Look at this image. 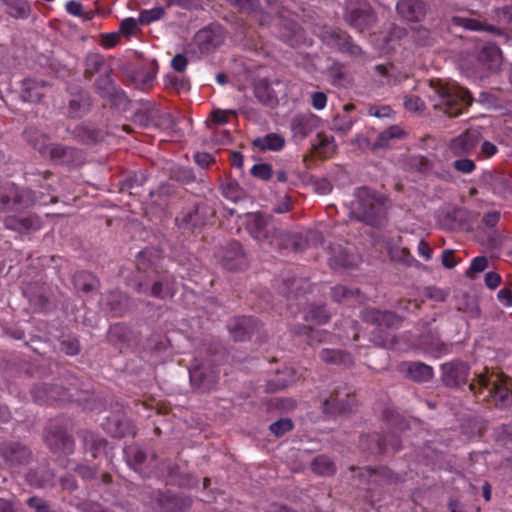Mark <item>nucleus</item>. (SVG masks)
Returning a JSON list of instances; mask_svg holds the SVG:
<instances>
[{"instance_id": "f257e3e1", "label": "nucleus", "mask_w": 512, "mask_h": 512, "mask_svg": "<svg viewBox=\"0 0 512 512\" xmlns=\"http://www.w3.org/2000/svg\"><path fill=\"white\" fill-rule=\"evenodd\" d=\"M26 180L40 189L39 195L29 189L19 187L12 182H6L0 186V211L18 212L30 208L36 204L49 205L58 201L54 195V189L50 182L53 173L45 171H28Z\"/></svg>"}, {"instance_id": "f03ea898", "label": "nucleus", "mask_w": 512, "mask_h": 512, "mask_svg": "<svg viewBox=\"0 0 512 512\" xmlns=\"http://www.w3.org/2000/svg\"><path fill=\"white\" fill-rule=\"evenodd\" d=\"M351 203V215L370 226L378 227L386 220V205L383 195L362 186L355 189Z\"/></svg>"}, {"instance_id": "7ed1b4c3", "label": "nucleus", "mask_w": 512, "mask_h": 512, "mask_svg": "<svg viewBox=\"0 0 512 512\" xmlns=\"http://www.w3.org/2000/svg\"><path fill=\"white\" fill-rule=\"evenodd\" d=\"M430 87L438 99L433 105L434 108L443 111L449 117L462 114L473 102L469 91L457 84L436 79L430 81Z\"/></svg>"}, {"instance_id": "20e7f679", "label": "nucleus", "mask_w": 512, "mask_h": 512, "mask_svg": "<svg viewBox=\"0 0 512 512\" xmlns=\"http://www.w3.org/2000/svg\"><path fill=\"white\" fill-rule=\"evenodd\" d=\"M469 390L477 401H492L498 408H507L512 405V390L499 375L480 373L469 384Z\"/></svg>"}, {"instance_id": "39448f33", "label": "nucleus", "mask_w": 512, "mask_h": 512, "mask_svg": "<svg viewBox=\"0 0 512 512\" xmlns=\"http://www.w3.org/2000/svg\"><path fill=\"white\" fill-rule=\"evenodd\" d=\"M362 320L373 326L370 341L378 347L391 348L394 344V335L389 329H398L402 318L391 311H381L376 308H365L361 311Z\"/></svg>"}, {"instance_id": "423d86ee", "label": "nucleus", "mask_w": 512, "mask_h": 512, "mask_svg": "<svg viewBox=\"0 0 512 512\" xmlns=\"http://www.w3.org/2000/svg\"><path fill=\"white\" fill-rule=\"evenodd\" d=\"M321 40L329 48L345 54L352 59L359 61L367 60L365 51L353 41L352 37L346 31L325 28L321 33Z\"/></svg>"}, {"instance_id": "0eeeda50", "label": "nucleus", "mask_w": 512, "mask_h": 512, "mask_svg": "<svg viewBox=\"0 0 512 512\" xmlns=\"http://www.w3.org/2000/svg\"><path fill=\"white\" fill-rule=\"evenodd\" d=\"M45 441L54 453L71 455L75 450V442L68 432L67 425L59 419L51 420L46 427Z\"/></svg>"}, {"instance_id": "6e6552de", "label": "nucleus", "mask_w": 512, "mask_h": 512, "mask_svg": "<svg viewBox=\"0 0 512 512\" xmlns=\"http://www.w3.org/2000/svg\"><path fill=\"white\" fill-rule=\"evenodd\" d=\"M247 230L249 234L260 243H267L271 248H279V239L282 235L278 231L270 219L257 212L248 216Z\"/></svg>"}, {"instance_id": "1a4fd4ad", "label": "nucleus", "mask_w": 512, "mask_h": 512, "mask_svg": "<svg viewBox=\"0 0 512 512\" xmlns=\"http://www.w3.org/2000/svg\"><path fill=\"white\" fill-rule=\"evenodd\" d=\"M345 20L353 28L364 32L373 26L376 16L366 0H348L345 7Z\"/></svg>"}, {"instance_id": "9d476101", "label": "nucleus", "mask_w": 512, "mask_h": 512, "mask_svg": "<svg viewBox=\"0 0 512 512\" xmlns=\"http://www.w3.org/2000/svg\"><path fill=\"white\" fill-rule=\"evenodd\" d=\"M357 405L354 392L347 386L338 387L323 403V413L330 416L351 412Z\"/></svg>"}, {"instance_id": "9b49d317", "label": "nucleus", "mask_w": 512, "mask_h": 512, "mask_svg": "<svg viewBox=\"0 0 512 512\" xmlns=\"http://www.w3.org/2000/svg\"><path fill=\"white\" fill-rule=\"evenodd\" d=\"M220 370L213 365H196L189 369L192 386L202 392L214 389L219 380Z\"/></svg>"}, {"instance_id": "f8f14e48", "label": "nucleus", "mask_w": 512, "mask_h": 512, "mask_svg": "<svg viewBox=\"0 0 512 512\" xmlns=\"http://www.w3.org/2000/svg\"><path fill=\"white\" fill-rule=\"evenodd\" d=\"M149 503L158 512H184L190 506L191 501L186 497L158 490L152 492Z\"/></svg>"}, {"instance_id": "ddd939ff", "label": "nucleus", "mask_w": 512, "mask_h": 512, "mask_svg": "<svg viewBox=\"0 0 512 512\" xmlns=\"http://www.w3.org/2000/svg\"><path fill=\"white\" fill-rule=\"evenodd\" d=\"M214 212L206 205H198L192 210L183 212L176 218L179 228L194 232L207 223L208 216H213Z\"/></svg>"}, {"instance_id": "4468645a", "label": "nucleus", "mask_w": 512, "mask_h": 512, "mask_svg": "<svg viewBox=\"0 0 512 512\" xmlns=\"http://www.w3.org/2000/svg\"><path fill=\"white\" fill-rule=\"evenodd\" d=\"M95 89L100 97L107 100L112 106H120L126 101L124 91L115 84L108 73L97 78Z\"/></svg>"}, {"instance_id": "2eb2a0df", "label": "nucleus", "mask_w": 512, "mask_h": 512, "mask_svg": "<svg viewBox=\"0 0 512 512\" xmlns=\"http://www.w3.org/2000/svg\"><path fill=\"white\" fill-rule=\"evenodd\" d=\"M0 457L10 467L27 464L31 451L19 442L7 441L0 443Z\"/></svg>"}, {"instance_id": "dca6fc26", "label": "nucleus", "mask_w": 512, "mask_h": 512, "mask_svg": "<svg viewBox=\"0 0 512 512\" xmlns=\"http://www.w3.org/2000/svg\"><path fill=\"white\" fill-rule=\"evenodd\" d=\"M480 139L478 130L468 129L450 141L449 149L454 156H467L475 151Z\"/></svg>"}, {"instance_id": "f3484780", "label": "nucleus", "mask_w": 512, "mask_h": 512, "mask_svg": "<svg viewBox=\"0 0 512 512\" xmlns=\"http://www.w3.org/2000/svg\"><path fill=\"white\" fill-rule=\"evenodd\" d=\"M224 33L220 27L204 28L199 30L194 36V43L200 53L208 54L213 52L224 42Z\"/></svg>"}, {"instance_id": "a211bd4d", "label": "nucleus", "mask_w": 512, "mask_h": 512, "mask_svg": "<svg viewBox=\"0 0 512 512\" xmlns=\"http://www.w3.org/2000/svg\"><path fill=\"white\" fill-rule=\"evenodd\" d=\"M227 328L235 341H244L259 330V322L252 316L235 317L228 322Z\"/></svg>"}, {"instance_id": "6ab92c4d", "label": "nucleus", "mask_w": 512, "mask_h": 512, "mask_svg": "<svg viewBox=\"0 0 512 512\" xmlns=\"http://www.w3.org/2000/svg\"><path fill=\"white\" fill-rule=\"evenodd\" d=\"M442 380L446 386L457 387L465 384L469 376V367L461 361H451L441 366Z\"/></svg>"}, {"instance_id": "aec40b11", "label": "nucleus", "mask_w": 512, "mask_h": 512, "mask_svg": "<svg viewBox=\"0 0 512 512\" xmlns=\"http://www.w3.org/2000/svg\"><path fill=\"white\" fill-rule=\"evenodd\" d=\"M396 11L406 21L421 22L426 16L427 4L423 0H399Z\"/></svg>"}, {"instance_id": "412c9836", "label": "nucleus", "mask_w": 512, "mask_h": 512, "mask_svg": "<svg viewBox=\"0 0 512 512\" xmlns=\"http://www.w3.org/2000/svg\"><path fill=\"white\" fill-rule=\"evenodd\" d=\"M31 393L34 401L41 405H55L66 397V392L62 388L44 383L35 385Z\"/></svg>"}, {"instance_id": "4be33fe9", "label": "nucleus", "mask_w": 512, "mask_h": 512, "mask_svg": "<svg viewBox=\"0 0 512 512\" xmlns=\"http://www.w3.org/2000/svg\"><path fill=\"white\" fill-rule=\"evenodd\" d=\"M301 374L291 366H285L281 370H277L275 375L267 381V391L274 393L285 389L296 383Z\"/></svg>"}, {"instance_id": "5701e85b", "label": "nucleus", "mask_w": 512, "mask_h": 512, "mask_svg": "<svg viewBox=\"0 0 512 512\" xmlns=\"http://www.w3.org/2000/svg\"><path fill=\"white\" fill-rule=\"evenodd\" d=\"M451 21L453 25L463 27L467 30L487 31L493 33L497 35L499 38H501L503 43H506L510 40L509 35L503 29L495 27L493 25L483 24L480 21L473 18L454 16L452 17Z\"/></svg>"}, {"instance_id": "b1692460", "label": "nucleus", "mask_w": 512, "mask_h": 512, "mask_svg": "<svg viewBox=\"0 0 512 512\" xmlns=\"http://www.w3.org/2000/svg\"><path fill=\"white\" fill-rule=\"evenodd\" d=\"M44 157H48L56 164L71 165L76 162L79 152L75 148L58 143L49 144Z\"/></svg>"}, {"instance_id": "393cba45", "label": "nucleus", "mask_w": 512, "mask_h": 512, "mask_svg": "<svg viewBox=\"0 0 512 512\" xmlns=\"http://www.w3.org/2000/svg\"><path fill=\"white\" fill-rule=\"evenodd\" d=\"M4 226L9 230L27 233L40 230L42 227V221L36 215H27L23 217L8 216L4 219Z\"/></svg>"}, {"instance_id": "a878e982", "label": "nucleus", "mask_w": 512, "mask_h": 512, "mask_svg": "<svg viewBox=\"0 0 512 512\" xmlns=\"http://www.w3.org/2000/svg\"><path fill=\"white\" fill-rule=\"evenodd\" d=\"M319 124V118L313 114L296 115L291 122L293 136L304 139L314 132Z\"/></svg>"}, {"instance_id": "bb28decb", "label": "nucleus", "mask_w": 512, "mask_h": 512, "mask_svg": "<svg viewBox=\"0 0 512 512\" xmlns=\"http://www.w3.org/2000/svg\"><path fill=\"white\" fill-rule=\"evenodd\" d=\"M477 59L487 69L494 70L497 69L502 62V53L497 44L486 42L481 46Z\"/></svg>"}, {"instance_id": "cd10ccee", "label": "nucleus", "mask_w": 512, "mask_h": 512, "mask_svg": "<svg viewBox=\"0 0 512 512\" xmlns=\"http://www.w3.org/2000/svg\"><path fill=\"white\" fill-rule=\"evenodd\" d=\"M229 247L230 250L227 251L222 260L223 267L231 271L242 270L247 266V257L242 246L239 242H232Z\"/></svg>"}, {"instance_id": "c85d7f7f", "label": "nucleus", "mask_w": 512, "mask_h": 512, "mask_svg": "<svg viewBox=\"0 0 512 512\" xmlns=\"http://www.w3.org/2000/svg\"><path fill=\"white\" fill-rule=\"evenodd\" d=\"M92 101L86 91H80L73 94L68 104V116L71 118H81L90 110Z\"/></svg>"}, {"instance_id": "c756f323", "label": "nucleus", "mask_w": 512, "mask_h": 512, "mask_svg": "<svg viewBox=\"0 0 512 512\" xmlns=\"http://www.w3.org/2000/svg\"><path fill=\"white\" fill-rule=\"evenodd\" d=\"M83 440L84 449L89 452L93 458H97L103 453L107 446V441L94 432L83 430L80 433Z\"/></svg>"}, {"instance_id": "7c9ffc66", "label": "nucleus", "mask_w": 512, "mask_h": 512, "mask_svg": "<svg viewBox=\"0 0 512 512\" xmlns=\"http://www.w3.org/2000/svg\"><path fill=\"white\" fill-rule=\"evenodd\" d=\"M315 154L321 158H331L337 151L335 139L331 135L318 133L312 144Z\"/></svg>"}, {"instance_id": "2f4dec72", "label": "nucleus", "mask_w": 512, "mask_h": 512, "mask_svg": "<svg viewBox=\"0 0 512 512\" xmlns=\"http://www.w3.org/2000/svg\"><path fill=\"white\" fill-rule=\"evenodd\" d=\"M252 145L259 151H280L285 146V139L278 133H268L263 137H257L253 140Z\"/></svg>"}, {"instance_id": "473e14b6", "label": "nucleus", "mask_w": 512, "mask_h": 512, "mask_svg": "<svg viewBox=\"0 0 512 512\" xmlns=\"http://www.w3.org/2000/svg\"><path fill=\"white\" fill-rule=\"evenodd\" d=\"M319 358L326 364L344 365L350 367L354 363V359L350 353L340 349L324 348L319 352Z\"/></svg>"}, {"instance_id": "72a5a7b5", "label": "nucleus", "mask_w": 512, "mask_h": 512, "mask_svg": "<svg viewBox=\"0 0 512 512\" xmlns=\"http://www.w3.org/2000/svg\"><path fill=\"white\" fill-rule=\"evenodd\" d=\"M175 293V279L173 276L165 275L154 282L151 287V295L161 300L172 298Z\"/></svg>"}, {"instance_id": "f704fd0d", "label": "nucleus", "mask_w": 512, "mask_h": 512, "mask_svg": "<svg viewBox=\"0 0 512 512\" xmlns=\"http://www.w3.org/2000/svg\"><path fill=\"white\" fill-rule=\"evenodd\" d=\"M359 475L362 477H366L368 482H397L400 479V477L397 474L393 473L387 467H379L377 469L366 467L360 469Z\"/></svg>"}, {"instance_id": "c9c22d12", "label": "nucleus", "mask_w": 512, "mask_h": 512, "mask_svg": "<svg viewBox=\"0 0 512 512\" xmlns=\"http://www.w3.org/2000/svg\"><path fill=\"white\" fill-rule=\"evenodd\" d=\"M372 438L376 442L378 452L381 454L388 452L390 449L397 452L402 448L400 438L395 432L384 436L374 435Z\"/></svg>"}, {"instance_id": "e433bc0d", "label": "nucleus", "mask_w": 512, "mask_h": 512, "mask_svg": "<svg viewBox=\"0 0 512 512\" xmlns=\"http://www.w3.org/2000/svg\"><path fill=\"white\" fill-rule=\"evenodd\" d=\"M25 140L42 156L45 155V151L48 147V137L36 128L29 127L25 129L24 133Z\"/></svg>"}, {"instance_id": "4c0bfd02", "label": "nucleus", "mask_w": 512, "mask_h": 512, "mask_svg": "<svg viewBox=\"0 0 512 512\" xmlns=\"http://www.w3.org/2000/svg\"><path fill=\"white\" fill-rule=\"evenodd\" d=\"M403 135L404 131L399 126H390L378 134L372 148L375 150L388 147L392 139H400Z\"/></svg>"}, {"instance_id": "58836bf2", "label": "nucleus", "mask_w": 512, "mask_h": 512, "mask_svg": "<svg viewBox=\"0 0 512 512\" xmlns=\"http://www.w3.org/2000/svg\"><path fill=\"white\" fill-rule=\"evenodd\" d=\"M124 455L129 466L135 471H139L141 466L146 461L145 452L137 445H129L124 449Z\"/></svg>"}, {"instance_id": "ea45409f", "label": "nucleus", "mask_w": 512, "mask_h": 512, "mask_svg": "<svg viewBox=\"0 0 512 512\" xmlns=\"http://www.w3.org/2000/svg\"><path fill=\"white\" fill-rule=\"evenodd\" d=\"M407 372L408 376L417 382H426L433 377L432 367L421 362L411 363Z\"/></svg>"}, {"instance_id": "a19ab883", "label": "nucleus", "mask_w": 512, "mask_h": 512, "mask_svg": "<svg viewBox=\"0 0 512 512\" xmlns=\"http://www.w3.org/2000/svg\"><path fill=\"white\" fill-rule=\"evenodd\" d=\"M313 472L320 476H331L336 472L335 463L326 455L317 456L311 464Z\"/></svg>"}, {"instance_id": "79ce46f5", "label": "nucleus", "mask_w": 512, "mask_h": 512, "mask_svg": "<svg viewBox=\"0 0 512 512\" xmlns=\"http://www.w3.org/2000/svg\"><path fill=\"white\" fill-rule=\"evenodd\" d=\"M327 73L334 86H346L349 83V76L345 66L340 62H333L328 68Z\"/></svg>"}, {"instance_id": "37998d69", "label": "nucleus", "mask_w": 512, "mask_h": 512, "mask_svg": "<svg viewBox=\"0 0 512 512\" xmlns=\"http://www.w3.org/2000/svg\"><path fill=\"white\" fill-rule=\"evenodd\" d=\"M295 333L307 336L309 345L324 343L331 338V334L327 331L313 329L311 326L305 325L296 330Z\"/></svg>"}, {"instance_id": "c03bdc74", "label": "nucleus", "mask_w": 512, "mask_h": 512, "mask_svg": "<svg viewBox=\"0 0 512 512\" xmlns=\"http://www.w3.org/2000/svg\"><path fill=\"white\" fill-rule=\"evenodd\" d=\"M411 37L417 47H430L436 42V33L424 27L413 29Z\"/></svg>"}, {"instance_id": "a18cd8bd", "label": "nucleus", "mask_w": 512, "mask_h": 512, "mask_svg": "<svg viewBox=\"0 0 512 512\" xmlns=\"http://www.w3.org/2000/svg\"><path fill=\"white\" fill-rule=\"evenodd\" d=\"M105 65L104 56L92 53L87 55L84 64V76L87 79H91L96 73L100 72Z\"/></svg>"}, {"instance_id": "49530a36", "label": "nucleus", "mask_w": 512, "mask_h": 512, "mask_svg": "<svg viewBox=\"0 0 512 512\" xmlns=\"http://www.w3.org/2000/svg\"><path fill=\"white\" fill-rule=\"evenodd\" d=\"M8 14L13 18L25 19L30 14V5L27 0H6Z\"/></svg>"}, {"instance_id": "de8ad7c7", "label": "nucleus", "mask_w": 512, "mask_h": 512, "mask_svg": "<svg viewBox=\"0 0 512 512\" xmlns=\"http://www.w3.org/2000/svg\"><path fill=\"white\" fill-rule=\"evenodd\" d=\"M43 85L36 80L26 79L23 81L22 98L25 101L37 102L40 101L42 93L40 89Z\"/></svg>"}, {"instance_id": "09e8293b", "label": "nucleus", "mask_w": 512, "mask_h": 512, "mask_svg": "<svg viewBox=\"0 0 512 512\" xmlns=\"http://www.w3.org/2000/svg\"><path fill=\"white\" fill-rule=\"evenodd\" d=\"M331 314L327 311L324 305H311L308 313L305 315V320L313 322L318 325L326 324L330 321Z\"/></svg>"}, {"instance_id": "8fccbe9b", "label": "nucleus", "mask_w": 512, "mask_h": 512, "mask_svg": "<svg viewBox=\"0 0 512 512\" xmlns=\"http://www.w3.org/2000/svg\"><path fill=\"white\" fill-rule=\"evenodd\" d=\"M356 258L346 250L340 249L339 253H333L329 258V265L333 269L348 268L355 264Z\"/></svg>"}, {"instance_id": "3c124183", "label": "nucleus", "mask_w": 512, "mask_h": 512, "mask_svg": "<svg viewBox=\"0 0 512 512\" xmlns=\"http://www.w3.org/2000/svg\"><path fill=\"white\" fill-rule=\"evenodd\" d=\"M359 293L360 291L358 289H350L343 285H337L331 289V298L333 301L341 303L358 297Z\"/></svg>"}, {"instance_id": "603ef678", "label": "nucleus", "mask_w": 512, "mask_h": 512, "mask_svg": "<svg viewBox=\"0 0 512 512\" xmlns=\"http://www.w3.org/2000/svg\"><path fill=\"white\" fill-rule=\"evenodd\" d=\"M165 15L163 7H154L152 9L142 10L139 13V23L142 25H149L152 22L158 21Z\"/></svg>"}, {"instance_id": "864d4df0", "label": "nucleus", "mask_w": 512, "mask_h": 512, "mask_svg": "<svg viewBox=\"0 0 512 512\" xmlns=\"http://www.w3.org/2000/svg\"><path fill=\"white\" fill-rule=\"evenodd\" d=\"M60 349L66 355L75 356L80 352L79 340L74 336L63 337L60 341Z\"/></svg>"}, {"instance_id": "5fc2aeb1", "label": "nucleus", "mask_w": 512, "mask_h": 512, "mask_svg": "<svg viewBox=\"0 0 512 512\" xmlns=\"http://www.w3.org/2000/svg\"><path fill=\"white\" fill-rule=\"evenodd\" d=\"M250 173L255 178L267 181L272 178L273 170L272 166L267 163H259L252 166Z\"/></svg>"}, {"instance_id": "6e6d98bb", "label": "nucleus", "mask_w": 512, "mask_h": 512, "mask_svg": "<svg viewBox=\"0 0 512 512\" xmlns=\"http://www.w3.org/2000/svg\"><path fill=\"white\" fill-rule=\"evenodd\" d=\"M269 428L276 437H281L293 429V422L289 418H281L272 423Z\"/></svg>"}, {"instance_id": "4d7b16f0", "label": "nucleus", "mask_w": 512, "mask_h": 512, "mask_svg": "<svg viewBox=\"0 0 512 512\" xmlns=\"http://www.w3.org/2000/svg\"><path fill=\"white\" fill-rule=\"evenodd\" d=\"M355 120L348 115H338L332 121V129L346 133L351 130Z\"/></svg>"}, {"instance_id": "13d9d810", "label": "nucleus", "mask_w": 512, "mask_h": 512, "mask_svg": "<svg viewBox=\"0 0 512 512\" xmlns=\"http://www.w3.org/2000/svg\"><path fill=\"white\" fill-rule=\"evenodd\" d=\"M239 11L247 14H257L258 1L257 0H228Z\"/></svg>"}, {"instance_id": "bf43d9fd", "label": "nucleus", "mask_w": 512, "mask_h": 512, "mask_svg": "<svg viewBox=\"0 0 512 512\" xmlns=\"http://www.w3.org/2000/svg\"><path fill=\"white\" fill-rule=\"evenodd\" d=\"M24 294L37 311L43 310L48 302L47 297L42 293L36 294L30 290H26Z\"/></svg>"}, {"instance_id": "052dcab7", "label": "nucleus", "mask_w": 512, "mask_h": 512, "mask_svg": "<svg viewBox=\"0 0 512 512\" xmlns=\"http://www.w3.org/2000/svg\"><path fill=\"white\" fill-rule=\"evenodd\" d=\"M453 168L460 173L470 174L476 169V164L473 160L462 156L453 162Z\"/></svg>"}, {"instance_id": "680f3d73", "label": "nucleus", "mask_w": 512, "mask_h": 512, "mask_svg": "<svg viewBox=\"0 0 512 512\" xmlns=\"http://www.w3.org/2000/svg\"><path fill=\"white\" fill-rule=\"evenodd\" d=\"M410 165L420 173H428L432 168L430 160L421 155L411 157Z\"/></svg>"}, {"instance_id": "e2e57ef3", "label": "nucleus", "mask_w": 512, "mask_h": 512, "mask_svg": "<svg viewBox=\"0 0 512 512\" xmlns=\"http://www.w3.org/2000/svg\"><path fill=\"white\" fill-rule=\"evenodd\" d=\"M311 184L316 193L320 195H326L333 189L331 182L327 178L312 177Z\"/></svg>"}, {"instance_id": "0e129e2a", "label": "nucleus", "mask_w": 512, "mask_h": 512, "mask_svg": "<svg viewBox=\"0 0 512 512\" xmlns=\"http://www.w3.org/2000/svg\"><path fill=\"white\" fill-rule=\"evenodd\" d=\"M26 504L34 510V512H55L44 499L32 496L27 499Z\"/></svg>"}, {"instance_id": "69168bd1", "label": "nucleus", "mask_w": 512, "mask_h": 512, "mask_svg": "<svg viewBox=\"0 0 512 512\" xmlns=\"http://www.w3.org/2000/svg\"><path fill=\"white\" fill-rule=\"evenodd\" d=\"M237 113L235 110H222L215 109L212 111L211 117L212 121L218 125H224L229 122L231 116H236Z\"/></svg>"}, {"instance_id": "338daca9", "label": "nucleus", "mask_w": 512, "mask_h": 512, "mask_svg": "<svg viewBox=\"0 0 512 512\" xmlns=\"http://www.w3.org/2000/svg\"><path fill=\"white\" fill-rule=\"evenodd\" d=\"M404 106L408 111L417 112L424 109V102L420 97L410 95L405 97Z\"/></svg>"}, {"instance_id": "774afa93", "label": "nucleus", "mask_w": 512, "mask_h": 512, "mask_svg": "<svg viewBox=\"0 0 512 512\" xmlns=\"http://www.w3.org/2000/svg\"><path fill=\"white\" fill-rule=\"evenodd\" d=\"M498 21L503 24L512 23V6H503L495 11Z\"/></svg>"}]
</instances>
